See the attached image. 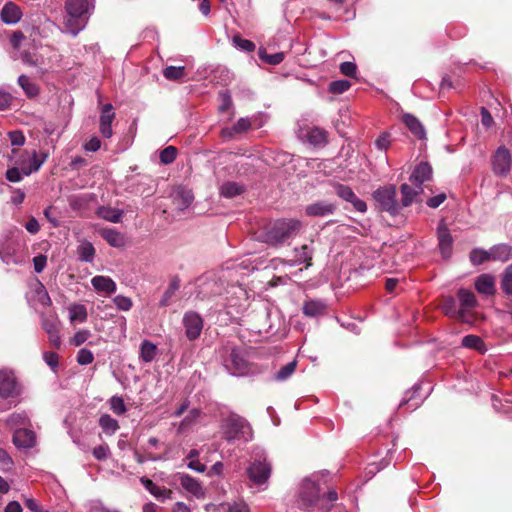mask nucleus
<instances>
[{
  "label": "nucleus",
  "mask_w": 512,
  "mask_h": 512,
  "mask_svg": "<svg viewBox=\"0 0 512 512\" xmlns=\"http://www.w3.org/2000/svg\"><path fill=\"white\" fill-rule=\"evenodd\" d=\"M197 285L199 288L198 297L201 299L220 294L221 292V285L215 279L202 276L197 279Z\"/></svg>",
  "instance_id": "obj_15"
},
{
  "label": "nucleus",
  "mask_w": 512,
  "mask_h": 512,
  "mask_svg": "<svg viewBox=\"0 0 512 512\" xmlns=\"http://www.w3.org/2000/svg\"><path fill=\"white\" fill-rule=\"evenodd\" d=\"M113 303L120 311H129L132 308V300L123 295H117L113 298Z\"/></svg>",
  "instance_id": "obj_55"
},
{
  "label": "nucleus",
  "mask_w": 512,
  "mask_h": 512,
  "mask_svg": "<svg viewBox=\"0 0 512 512\" xmlns=\"http://www.w3.org/2000/svg\"><path fill=\"white\" fill-rule=\"evenodd\" d=\"M325 501L320 503V512H331L335 506L334 502L338 499V494L335 490H329L326 495L322 496Z\"/></svg>",
  "instance_id": "obj_45"
},
{
  "label": "nucleus",
  "mask_w": 512,
  "mask_h": 512,
  "mask_svg": "<svg viewBox=\"0 0 512 512\" xmlns=\"http://www.w3.org/2000/svg\"><path fill=\"white\" fill-rule=\"evenodd\" d=\"M95 0H66V33L76 36L94 11Z\"/></svg>",
  "instance_id": "obj_1"
},
{
  "label": "nucleus",
  "mask_w": 512,
  "mask_h": 512,
  "mask_svg": "<svg viewBox=\"0 0 512 512\" xmlns=\"http://www.w3.org/2000/svg\"><path fill=\"white\" fill-rule=\"evenodd\" d=\"M115 118L112 104L103 105L99 119V131L104 138H111L113 135L112 122Z\"/></svg>",
  "instance_id": "obj_13"
},
{
  "label": "nucleus",
  "mask_w": 512,
  "mask_h": 512,
  "mask_svg": "<svg viewBox=\"0 0 512 512\" xmlns=\"http://www.w3.org/2000/svg\"><path fill=\"white\" fill-rule=\"evenodd\" d=\"M91 337V332L88 329L78 330L70 339L69 344L74 347H79L84 344Z\"/></svg>",
  "instance_id": "obj_49"
},
{
  "label": "nucleus",
  "mask_w": 512,
  "mask_h": 512,
  "mask_svg": "<svg viewBox=\"0 0 512 512\" xmlns=\"http://www.w3.org/2000/svg\"><path fill=\"white\" fill-rule=\"evenodd\" d=\"M23 175L24 174H23L22 168L19 169L17 167L10 168L6 172V178L10 182H19V181H21Z\"/></svg>",
  "instance_id": "obj_62"
},
{
  "label": "nucleus",
  "mask_w": 512,
  "mask_h": 512,
  "mask_svg": "<svg viewBox=\"0 0 512 512\" xmlns=\"http://www.w3.org/2000/svg\"><path fill=\"white\" fill-rule=\"evenodd\" d=\"M179 481L182 488L196 498L202 499L205 497V490L197 479L188 474H182L179 477Z\"/></svg>",
  "instance_id": "obj_17"
},
{
  "label": "nucleus",
  "mask_w": 512,
  "mask_h": 512,
  "mask_svg": "<svg viewBox=\"0 0 512 512\" xmlns=\"http://www.w3.org/2000/svg\"><path fill=\"white\" fill-rule=\"evenodd\" d=\"M302 310L307 317H317L325 314L327 304L320 299H310L304 302Z\"/></svg>",
  "instance_id": "obj_23"
},
{
  "label": "nucleus",
  "mask_w": 512,
  "mask_h": 512,
  "mask_svg": "<svg viewBox=\"0 0 512 512\" xmlns=\"http://www.w3.org/2000/svg\"><path fill=\"white\" fill-rule=\"evenodd\" d=\"M59 327L60 321L58 319H48L45 318L43 320V328L49 335L50 342L56 347L59 348L61 345V339L59 336Z\"/></svg>",
  "instance_id": "obj_27"
},
{
  "label": "nucleus",
  "mask_w": 512,
  "mask_h": 512,
  "mask_svg": "<svg viewBox=\"0 0 512 512\" xmlns=\"http://www.w3.org/2000/svg\"><path fill=\"white\" fill-rule=\"evenodd\" d=\"M490 259V251L475 248L470 252V261L473 265H481Z\"/></svg>",
  "instance_id": "obj_47"
},
{
  "label": "nucleus",
  "mask_w": 512,
  "mask_h": 512,
  "mask_svg": "<svg viewBox=\"0 0 512 512\" xmlns=\"http://www.w3.org/2000/svg\"><path fill=\"white\" fill-rule=\"evenodd\" d=\"M432 177V167L428 162H420L414 169L409 180L415 186H421Z\"/></svg>",
  "instance_id": "obj_19"
},
{
  "label": "nucleus",
  "mask_w": 512,
  "mask_h": 512,
  "mask_svg": "<svg viewBox=\"0 0 512 512\" xmlns=\"http://www.w3.org/2000/svg\"><path fill=\"white\" fill-rule=\"evenodd\" d=\"M232 43L235 48L243 52H253L256 48L251 40L243 39L240 35L233 36Z\"/></svg>",
  "instance_id": "obj_46"
},
{
  "label": "nucleus",
  "mask_w": 512,
  "mask_h": 512,
  "mask_svg": "<svg viewBox=\"0 0 512 512\" xmlns=\"http://www.w3.org/2000/svg\"><path fill=\"white\" fill-rule=\"evenodd\" d=\"M17 381L14 373L8 369L0 370V397L9 398L17 394Z\"/></svg>",
  "instance_id": "obj_11"
},
{
  "label": "nucleus",
  "mask_w": 512,
  "mask_h": 512,
  "mask_svg": "<svg viewBox=\"0 0 512 512\" xmlns=\"http://www.w3.org/2000/svg\"><path fill=\"white\" fill-rule=\"evenodd\" d=\"M402 120L415 137L420 140L426 139L425 128L418 118L410 113H405L402 117Z\"/></svg>",
  "instance_id": "obj_24"
},
{
  "label": "nucleus",
  "mask_w": 512,
  "mask_h": 512,
  "mask_svg": "<svg viewBox=\"0 0 512 512\" xmlns=\"http://www.w3.org/2000/svg\"><path fill=\"white\" fill-rule=\"evenodd\" d=\"M200 416V411L198 409H192L189 413L183 418L180 423V429H184L194 423L197 418Z\"/></svg>",
  "instance_id": "obj_60"
},
{
  "label": "nucleus",
  "mask_w": 512,
  "mask_h": 512,
  "mask_svg": "<svg viewBox=\"0 0 512 512\" xmlns=\"http://www.w3.org/2000/svg\"><path fill=\"white\" fill-rule=\"evenodd\" d=\"M493 171L499 176H506L511 168V154L508 149L501 146L497 149L493 161Z\"/></svg>",
  "instance_id": "obj_9"
},
{
  "label": "nucleus",
  "mask_w": 512,
  "mask_h": 512,
  "mask_svg": "<svg viewBox=\"0 0 512 512\" xmlns=\"http://www.w3.org/2000/svg\"><path fill=\"white\" fill-rule=\"evenodd\" d=\"M457 296L460 302V311L463 313V321H466L468 312L478 306V301L472 291L464 288L458 290Z\"/></svg>",
  "instance_id": "obj_16"
},
{
  "label": "nucleus",
  "mask_w": 512,
  "mask_h": 512,
  "mask_svg": "<svg viewBox=\"0 0 512 512\" xmlns=\"http://www.w3.org/2000/svg\"><path fill=\"white\" fill-rule=\"evenodd\" d=\"M350 87V82L347 80L332 81L329 85V91L335 94H341L347 91Z\"/></svg>",
  "instance_id": "obj_57"
},
{
  "label": "nucleus",
  "mask_w": 512,
  "mask_h": 512,
  "mask_svg": "<svg viewBox=\"0 0 512 512\" xmlns=\"http://www.w3.org/2000/svg\"><path fill=\"white\" fill-rule=\"evenodd\" d=\"M337 205L327 200H318L305 207V214L309 217H327L335 213Z\"/></svg>",
  "instance_id": "obj_10"
},
{
  "label": "nucleus",
  "mask_w": 512,
  "mask_h": 512,
  "mask_svg": "<svg viewBox=\"0 0 512 512\" xmlns=\"http://www.w3.org/2000/svg\"><path fill=\"white\" fill-rule=\"evenodd\" d=\"M163 76L167 80L176 81L180 80L185 76L184 66H167L163 70Z\"/></svg>",
  "instance_id": "obj_42"
},
{
  "label": "nucleus",
  "mask_w": 512,
  "mask_h": 512,
  "mask_svg": "<svg viewBox=\"0 0 512 512\" xmlns=\"http://www.w3.org/2000/svg\"><path fill=\"white\" fill-rule=\"evenodd\" d=\"M441 307L446 315L463 321V313L460 311V308H457L456 300L453 297H445L442 301Z\"/></svg>",
  "instance_id": "obj_37"
},
{
  "label": "nucleus",
  "mask_w": 512,
  "mask_h": 512,
  "mask_svg": "<svg viewBox=\"0 0 512 512\" xmlns=\"http://www.w3.org/2000/svg\"><path fill=\"white\" fill-rule=\"evenodd\" d=\"M93 456L97 460H105L110 455V449L107 444H102L93 449Z\"/></svg>",
  "instance_id": "obj_59"
},
{
  "label": "nucleus",
  "mask_w": 512,
  "mask_h": 512,
  "mask_svg": "<svg viewBox=\"0 0 512 512\" xmlns=\"http://www.w3.org/2000/svg\"><path fill=\"white\" fill-rule=\"evenodd\" d=\"M157 354V346L149 340H143L140 344V359L145 363L154 360Z\"/></svg>",
  "instance_id": "obj_36"
},
{
  "label": "nucleus",
  "mask_w": 512,
  "mask_h": 512,
  "mask_svg": "<svg viewBox=\"0 0 512 512\" xmlns=\"http://www.w3.org/2000/svg\"><path fill=\"white\" fill-rule=\"evenodd\" d=\"M101 236L108 242L112 247H122L125 244L124 236L115 229L105 228L101 230Z\"/></svg>",
  "instance_id": "obj_32"
},
{
  "label": "nucleus",
  "mask_w": 512,
  "mask_h": 512,
  "mask_svg": "<svg viewBox=\"0 0 512 512\" xmlns=\"http://www.w3.org/2000/svg\"><path fill=\"white\" fill-rule=\"evenodd\" d=\"M101 147V141L98 137H91L85 144L84 149L88 152H96Z\"/></svg>",
  "instance_id": "obj_64"
},
{
  "label": "nucleus",
  "mask_w": 512,
  "mask_h": 512,
  "mask_svg": "<svg viewBox=\"0 0 512 512\" xmlns=\"http://www.w3.org/2000/svg\"><path fill=\"white\" fill-rule=\"evenodd\" d=\"M373 198L382 211L396 216L400 213L401 205L397 201V189L395 185L380 187L373 192Z\"/></svg>",
  "instance_id": "obj_6"
},
{
  "label": "nucleus",
  "mask_w": 512,
  "mask_h": 512,
  "mask_svg": "<svg viewBox=\"0 0 512 512\" xmlns=\"http://www.w3.org/2000/svg\"><path fill=\"white\" fill-rule=\"evenodd\" d=\"M183 325L185 327V334L191 341L197 339L203 329V320L201 316L195 312H187L183 317Z\"/></svg>",
  "instance_id": "obj_8"
},
{
  "label": "nucleus",
  "mask_w": 512,
  "mask_h": 512,
  "mask_svg": "<svg viewBox=\"0 0 512 512\" xmlns=\"http://www.w3.org/2000/svg\"><path fill=\"white\" fill-rule=\"evenodd\" d=\"M91 284L98 293H104L106 295H111L117 290L116 283L108 276H94L91 279Z\"/></svg>",
  "instance_id": "obj_20"
},
{
  "label": "nucleus",
  "mask_w": 512,
  "mask_h": 512,
  "mask_svg": "<svg viewBox=\"0 0 512 512\" xmlns=\"http://www.w3.org/2000/svg\"><path fill=\"white\" fill-rule=\"evenodd\" d=\"M302 227L297 219H278L263 234V241L271 246H281L294 238Z\"/></svg>",
  "instance_id": "obj_2"
},
{
  "label": "nucleus",
  "mask_w": 512,
  "mask_h": 512,
  "mask_svg": "<svg viewBox=\"0 0 512 512\" xmlns=\"http://www.w3.org/2000/svg\"><path fill=\"white\" fill-rule=\"evenodd\" d=\"M76 360L79 365H88L93 362L94 355L91 350L81 348L77 353Z\"/></svg>",
  "instance_id": "obj_56"
},
{
  "label": "nucleus",
  "mask_w": 512,
  "mask_h": 512,
  "mask_svg": "<svg viewBox=\"0 0 512 512\" xmlns=\"http://www.w3.org/2000/svg\"><path fill=\"white\" fill-rule=\"evenodd\" d=\"M340 71L346 76L353 77L356 74L357 67L355 63L346 61L341 63Z\"/></svg>",
  "instance_id": "obj_63"
},
{
  "label": "nucleus",
  "mask_w": 512,
  "mask_h": 512,
  "mask_svg": "<svg viewBox=\"0 0 512 512\" xmlns=\"http://www.w3.org/2000/svg\"><path fill=\"white\" fill-rule=\"evenodd\" d=\"M259 57H260V59L262 61H264L267 64L278 65V64H280L284 60L285 55H284L283 52H278V53H274V54H267L266 52L260 50L259 51Z\"/></svg>",
  "instance_id": "obj_50"
},
{
  "label": "nucleus",
  "mask_w": 512,
  "mask_h": 512,
  "mask_svg": "<svg viewBox=\"0 0 512 512\" xmlns=\"http://www.w3.org/2000/svg\"><path fill=\"white\" fill-rule=\"evenodd\" d=\"M69 321L71 324H82L87 321L88 313L83 304H73L68 308Z\"/></svg>",
  "instance_id": "obj_30"
},
{
  "label": "nucleus",
  "mask_w": 512,
  "mask_h": 512,
  "mask_svg": "<svg viewBox=\"0 0 512 512\" xmlns=\"http://www.w3.org/2000/svg\"><path fill=\"white\" fill-rule=\"evenodd\" d=\"M271 472V463L263 452L257 453L246 469L251 485L257 486L259 490L267 488Z\"/></svg>",
  "instance_id": "obj_5"
},
{
  "label": "nucleus",
  "mask_w": 512,
  "mask_h": 512,
  "mask_svg": "<svg viewBox=\"0 0 512 512\" xmlns=\"http://www.w3.org/2000/svg\"><path fill=\"white\" fill-rule=\"evenodd\" d=\"M97 215L112 223H118L121 221L123 212L119 209L102 206L98 208Z\"/></svg>",
  "instance_id": "obj_39"
},
{
  "label": "nucleus",
  "mask_w": 512,
  "mask_h": 512,
  "mask_svg": "<svg viewBox=\"0 0 512 512\" xmlns=\"http://www.w3.org/2000/svg\"><path fill=\"white\" fill-rule=\"evenodd\" d=\"M294 259L285 261V264L293 267L305 263L306 268L312 265V258L314 254V248L312 244H304L301 247H295Z\"/></svg>",
  "instance_id": "obj_12"
},
{
  "label": "nucleus",
  "mask_w": 512,
  "mask_h": 512,
  "mask_svg": "<svg viewBox=\"0 0 512 512\" xmlns=\"http://www.w3.org/2000/svg\"><path fill=\"white\" fill-rule=\"evenodd\" d=\"M20 8L12 2L6 3L1 10V19L6 24H15L21 19Z\"/></svg>",
  "instance_id": "obj_29"
},
{
  "label": "nucleus",
  "mask_w": 512,
  "mask_h": 512,
  "mask_svg": "<svg viewBox=\"0 0 512 512\" xmlns=\"http://www.w3.org/2000/svg\"><path fill=\"white\" fill-rule=\"evenodd\" d=\"M297 368V361L293 360L282 366L274 375L273 380L283 382L289 379Z\"/></svg>",
  "instance_id": "obj_40"
},
{
  "label": "nucleus",
  "mask_w": 512,
  "mask_h": 512,
  "mask_svg": "<svg viewBox=\"0 0 512 512\" xmlns=\"http://www.w3.org/2000/svg\"><path fill=\"white\" fill-rule=\"evenodd\" d=\"M13 442L20 448H32L36 443V436L32 430L17 428L13 434Z\"/></svg>",
  "instance_id": "obj_18"
},
{
  "label": "nucleus",
  "mask_w": 512,
  "mask_h": 512,
  "mask_svg": "<svg viewBox=\"0 0 512 512\" xmlns=\"http://www.w3.org/2000/svg\"><path fill=\"white\" fill-rule=\"evenodd\" d=\"M18 84L29 98H33L39 93L38 86L26 75H20L18 77Z\"/></svg>",
  "instance_id": "obj_41"
},
{
  "label": "nucleus",
  "mask_w": 512,
  "mask_h": 512,
  "mask_svg": "<svg viewBox=\"0 0 512 512\" xmlns=\"http://www.w3.org/2000/svg\"><path fill=\"white\" fill-rule=\"evenodd\" d=\"M475 289L484 295H494L496 292L495 279L490 274H481L475 280Z\"/></svg>",
  "instance_id": "obj_25"
},
{
  "label": "nucleus",
  "mask_w": 512,
  "mask_h": 512,
  "mask_svg": "<svg viewBox=\"0 0 512 512\" xmlns=\"http://www.w3.org/2000/svg\"><path fill=\"white\" fill-rule=\"evenodd\" d=\"M221 433L230 444L235 442H249L253 438V432L248 421L237 414H230L221 421Z\"/></svg>",
  "instance_id": "obj_3"
},
{
  "label": "nucleus",
  "mask_w": 512,
  "mask_h": 512,
  "mask_svg": "<svg viewBox=\"0 0 512 512\" xmlns=\"http://www.w3.org/2000/svg\"><path fill=\"white\" fill-rule=\"evenodd\" d=\"M307 137L309 142L314 145H321L327 142V133L323 129L317 127L312 128L308 132Z\"/></svg>",
  "instance_id": "obj_44"
},
{
  "label": "nucleus",
  "mask_w": 512,
  "mask_h": 512,
  "mask_svg": "<svg viewBox=\"0 0 512 512\" xmlns=\"http://www.w3.org/2000/svg\"><path fill=\"white\" fill-rule=\"evenodd\" d=\"M45 217L52 224L53 227H58L61 224V215L56 207L50 206L44 211Z\"/></svg>",
  "instance_id": "obj_52"
},
{
  "label": "nucleus",
  "mask_w": 512,
  "mask_h": 512,
  "mask_svg": "<svg viewBox=\"0 0 512 512\" xmlns=\"http://www.w3.org/2000/svg\"><path fill=\"white\" fill-rule=\"evenodd\" d=\"M42 161H40L38 158H37V155L35 152H33V156L32 158L30 159V162H29V165L28 166H22V171H23V174L25 176H28L30 175L32 172H35L37 171L41 165H42Z\"/></svg>",
  "instance_id": "obj_58"
},
{
  "label": "nucleus",
  "mask_w": 512,
  "mask_h": 512,
  "mask_svg": "<svg viewBox=\"0 0 512 512\" xmlns=\"http://www.w3.org/2000/svg\"><path fill=\"white\" fill-rule=\"evenodd\" d=\"M489 251L492 260L506 262L512 258V246L507 244L495 245Z\"/></svg>",
  "instance_id": "obj_33"
},
{
  "label": "nucleus",
  "mask_w": 512,
  "mask_h": 512,
  "mask_svg": "<svg viewBox=\"0 0 512 512\" xmlns=\"http://www.w3.org/2000/svg\"><path fill=\"white\" fill-rule=\"evenodd\" d=\"M244 191L245 186L235 181L224 182L219 188L220 195L225 198H233Z\"/></svg>",
  "instance_id": "obj_31"
},
{
  "label": "nucleus",
  "mask_w": 512,
  "mask_h": 512,
  "mask_svg": "<svg viewBox=\"0 0 512 512\" xmlns=\"http://www.w3.org/2000/svg\"><path fill=\"white\" fill-rule=\"evenodd\" d=\"M29 423V417L26 412H15L8 416L7 424L10 427L25 426Z\"/></svg>",
  "instance_id": "obj_43"
},
{
  "label": "nucleus",
  "mask_w": 512,
  "mask_h": 512,
  "mask_svg": "<svg viewBox=\"0 0 512 512\" xmlns=\"http://www.w3.org/2000/svg\"><path fill=\"white\" fill-rule=\"evenodd\" d=\"M224 367L233 376H245L251 372L246 353L240 348H233L224 360Z\"/></svg>",
  "instance_id": "obj_7"
},
{
  "label": "nucleus",
  "mask_w": 512,
  "mask_h": 512,
  "mask_svg": "<svg viewBox=\"0 0 512 512\" xmlns=\"http://www.w3.org/2000/svg\"><path fill=\"white\" fill-rule=\"evenodd\" d=\"M75 253L79 261L92 263L94 261L96 251L91 242L82 239L78 241Z\"/></svg>",
  "instance_id": "obj_22"
},
{
  "label": "nucleus",
  "mask_w": 512,
  "mask_h": 512,
  "mask_svg": "<svg viewBox=\"0 0 512 512\" xmlns=\"http://www.w3.org/2000/svg\"><path fill=\"white\" fill-rule=\"evenodd\" d=\"M251 127V121L249 118H240L238 121L232 126L227 127L221 130V136L224 139L230 140L232 139L236 134H241L243 132H246Z\"/></svg>",
  "instance_id": "obj_26"
},
{
  "label": "nucleus",
  "mask_w": 512,
  "mask_h": 512,
  "mask_svg": "<svg viewBox=\"0 0 512 512\" xmlns=\"http://www.w3.org/2000/svg\"><path fill=\"white\" fill-rule=\"evenodd\" d=\"M194 200L192 191L188 189H179L174 196V203L179 210L188 208Z\"/></svg>",
  "instance_id": "obj_34"
},
{
  "label": "nucleus",
  "mask_w": 512,
  "mask_h": 512,
  "mask_svg": "<svg viewBox=\"0 0 512 512\" xmlns=\"http://www.w3.org/2000/svg\"><path fill=\"white\" fill-rule=\"evenodd\" d=\"M89 512H120L117 509H111L104 505L101 500H93L90 503Z\"/></svg>",
  "instance_id": "obj_61"
},
{
  "label": "nucleus",
  "mask_w": 512,
  "mask_h": 512,
  "mask_svg": "<svg viewBox=\"0 0 512 512\" xmlns=\"http://www.w3.org/2000/svg\"><path fill=\"white\" fill-rule=\"evenodd\" d=\"M177 156V149L174 146H167L160 152V161L163 164H171Z\"/></svg>",
  "instance_id": "obj_53"
},
{
  "label": "nucleus",
  "mask_w": 512,
  "mask_h": 512,
  "mask_svg": "<svg viewBox=\"0 0 512 512\" xmlns=\"http://www.w3.org/2000/svg\"><path fill=\"white\" fill-rule=\"evenodd\" d=\"M462 346L468 349H473L481 354L487 352L484 341L477 335H467L462 339Z\"/></svg>",
  "instance_id": "obj_35"
},
{
  "label": "nucleus",
  "mask_w": 512,
  "mask_h": 512,
  "mask_svg": "<svg viewBox=\"0 0 512 512\" xmlns=\"http://www.w3.org/2000/svg\"><path fill=\"white\" fill-rule=\"evenodd\" d=\"M110 409L117 415H123L126 413L127 408L124 400L120 396H113L109 400Z\"/></svg>",
  "instance_id": "obj_51"
},
{
  "label": "nucleus",
  "mask_w": 512,
  "mask_h": 512,
  "mask_svg": "<svg viewBox=\"0 0 512 512\" xmlns=\"http://www.w3.org/2000/svg\"><path fill=\"white\" fill-rule=\"evenodd\" d=\"M500 284L505 294L512 295V264L505 268Z\"/></svg>",
  "instance_id": "obj_48"
},
{
  "label": "nucleus",
  "mask_w": 512,
  "mask_h": 512,
  "mask_svg": "<svg viewBox=\"0 0 512 512\" xmlns=\"http://www.w3.org/2000/svg\"><path fill=\"white\" fill-rule=\"evenodd\" d=\"M140 482L145 487V489L149 491V493L152 494L156 499L164 501L170 497V490L166 489L165 487L156 485L152 480L146 477H141Z\"/></svg>",
  "instance_id": "obj_28"
},
{
  "label": "nucleus",
  "mask_w": 512,
  "mask_h": 512,
  "mask_svg": "<svg viewBox=\"0 0 512 512\" xmlns=\"http://www.w3.org/2000/svg\"><path fill=\"white\" fill-rule=\"evenodd\" d=\"M335 192L338 197H340L341 199H343L346 202L351 200L353 198V196L355 195V193L349 186H346V185H343L340 183L335 184Z\"/></svg>",
  "instance_id": "obj_54"
},
{
  "label": "nucleus",
  "mask_w": 512,
  "mask_h": 512,
  "mask_svg": "<svg viewBox=\"0 0 512 512\" xmlns=\"http://www.w3.org/2000/svg\"><path fill=\"white\" fill-rule=\"evenodd\" d=\"M99 426L106 435H113L119 429V423L109 414H102L99 418Z\"/></svg>",
  "instance_id": "obj_38"
},
{
  "label": "nucleus",
  "mask_w": 512,
  "mask_h": 512,
  "mask_svg": "<svg viewBox=\"0 0 512 512\" xmlns=\"http://www.w3.org/2000/svg\"><path fill=\"white\" fill-rule=\"evenodd\" d=\"M402 198L401 203H399L402 207H408L412 203L417 200V197L423 192V187L421 186H410L407 183H404L400 187Z\"/></svg>",
  "instance_id": "obj_21"
},
{
  "label": "nucleus",
  "mask_w": 512,
  "mask_h": 512,
  "mask_svg": "<svg viewBox=\"0 0 512 512\" xmlns=\"http://www.w3.org/2000/svg\"><path fill=\"white\" fill-rule=\"evenodd\" d=\"M438 246L443 257L448 258L451 255L453 238L443 221L437 227Z\"/></svg>",
  "instance_id": "obj_14"
},
{
  "label": "nucleus",
  "mask_w": 512,
  "mask_h": 512,
  "mask_svg": "<svg viewBox=\"0 0 512 512\" xmlns=\"http://www.w3.org/2000/svg\"><path fill=\"white\" fill-rule=\"evenodd\" d=\"M319 486L310 478L304 479L298 489V493L295 499L297 508L303 511L320 512V503L325 501L324 498H320Z\"/></svg>",
  "instance_id": "obj_4"
}]
</instances>
